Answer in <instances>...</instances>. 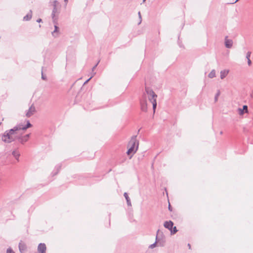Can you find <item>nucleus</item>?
Wrapping results in <instances>:
<instances>
[{
  "label": "nucleus",
  "mask_w": 253,
  "mask_h": 253,
  "mask_svg": "<svg viewBox=\"0 0 253 253\" xmlns=\"http://www.w3.org/2000/svg\"><path fill=\"white\" fill-rule=\"evenodd\" d=\"M27 124L26 125H23L22 123H19L15 126L13 128L5 131L1 136V140L7 143H11L14 141L16 136L15 134L18 133L21 130H25L27 128L32 127V125L30 123L29 120L26 121Z\"/></svg>",
  "instance_id": "f257e3e1"
},
{
  "label": "nucleus",
  "mask_w": 253,
  "mask_h": 253,
  "mask_svg": "<svg viewBox=\"0 0 253 253\" xmlns=\"http://www.w3.org/2000/svg\"><path fill=\"white\" fill-rule=\"evenodd\" d=\"M136 137L137 135L132 136L128 143L129 148L126 152L128 155L135 153L138 148L139 142L136 139Z\"/></svg>",
  "instance_id": "f03ea898"
},
{
  "label": "nucleus",
  "mask_w": 253,
  "mask_h": 253,
  "mask_svg": "<svg viewBox=\"0 0 253 253\" xmlns=\"http://www.w3.org/2000/svg\"><path fill=\"white\" fill-rule=\"evenodd\" d=\"M141 110L143 112L147 111V106L150 105V103L148 102V98H147L146 96H143L140 99Z\"/></svg>",
  "instance_id": "7ed1b4c3"
},
{
  "label": "nucleus",
  "mask_w": 253,
  "mask_h": 253,
  "mask_svg": "<svg viewBox=\"0 0 253 253\" xmlns=\"http://www.w3.org/2000/svg\"><path fill=\"white\" fill-rule=\"evenodd\" d=\"M20 134H21V133H20L19 132H18L17 134L14 135V136H16L15 140H18L19 143L22 144H24L28 140L31 134H27L24 136L20 135Z\"/></svg>",
  "instance_id": "20e7f679"
},
{
  "label": "nucleus",
  "mask_w": 253,
  "mask_h": 253,
  "mask_svg": "<svg viewBox=\"0 0 253 253\" xmlns=\"http://www.w3.org/2000/svg\"><path fill=\"white\" fill-rule=\"evenodd\" d=\"M157 96H148L149 103H150V104H152L153 105V110L154 114L155 112V110L157 107L156 97Z\"/></svg>",
  "instance_id": "39448f33"
},
{
  "label": "nucleus",
  "mask_w": 253,
  "mask_h": 253,
  "mask_svg": "<svg viewBox=\"0 0 253 253\" xmlns=\"http://www.w3.org/2000/svg\"><path fill=\"white\" fill-rule=\"evenodd\" d=\"M36 112V108L34 105L32 104L31 106L29 107L28 110L26 111L25 116L27 118H30L32 116H33Z\"/></svg>",
  "instance_id": "423d86ee"
},
{
  "label": "nucleus",
  "mask_w": 253,
  "mask_h": 253,
  "mask_svg": "<svg viewBox=\"0 0 253 253\" xmlns=\"http://www.w3.org/2000/svg\"><path fill=\"white\" fill-rule=\"evenodd\" d=\"M46 246L44 243L39 244L38 247V251L39 253H45L46 251Z\"/></svg>",
  "instance_id": "0eeeda50"
},
{
  "label": "nucleus",
  "mask_w": 253,
  "mask_h": 253,
  "mask_svg": "<svg viewBox=\"0 0 253 253\" xmlns=\"http://www.w3.org/2000/svg\"><path fill=\"white\" fill-rule=\"evenodd\" d=\"M54 30L52 32V35L54 38H57L59 35V27L57 26V21H56V23H54Z\"/></svg>",
  "instance_id": "6e6552de"
},
{
  "label": "nucleus",
  "mask_w": 253,
  "mask_h": 253,
  "mask_svg": "<svg viewBox=\"0 0 253 253\" xmlns=\"http://www.w3.org/2000/svg\"><path fill=\"white\" fill-rule=\"evenodd\" d=\"M228 37L226 36L225 38V45L227 48H230L232 46L233 41L232 40L227 39Z\"/></svg>",
  "instance_id": "1a4fd4ad"
},
{
  "label": "nucleus",
  "mask_w": 253,
  "mask_h": 253,
  "mask_svg": "<svg viewBox=\"0 0 253 253\" xmlns=\"http://www.w3.org/2000/svg\"><path fill=\"white\" fill-rule=\"evenodd\" d=\"M248 111V106L247 105H244L243 109L240 108L238 109V112L240 115H243L245 113H247Z\"/></svg>",
  "instance_id": "9d476101"
},
{
  "label": "nucleus",
  "mask_w": 253,
  "mask_h": 253,
  "mask_svg": "<svg viewBox=\"0 0 253 253\" xmlns=\"http://www.w3.org/2000/svg\"><path fill=\"white\" fill-rule=\"evenodd\" d=\"M173 223L171 221H166L164 223V227L170 230L172 229Z\"/></svg>",
  "instance_id": "9b49d317"
},
{
  "label": "nucleus",
  "mask_w": 253,
  "mask_h": 253,
  "mask_svg": "<svg viewBox=\"0 0 253 253\" xmlns=\"http://www.w3.org/2000/svg\"><path fill=\"white\" fill-rule=\"evenodd\" d=\"M57 12V7H53L52 12V14H51V16H52V18L53 20V22L54 23H56V21H57V18L55 16V14Z\"/></svg>",
  "instance_id": "f8f14e48"
},
{
  "label": "nucleus",
  "mask_w": 253,
  "mask_h": 253,
  "mask_svg": "<svg viewBox=\"0 0 253 253\" xmlns=\"http://www.w3.org/2000/svg\"><path fill=\"white\" fill-rule=\"evenodd\" d=\"M18 247L21 253H23L26 250V245L24 243H22V242L19 243Z\"/></svg>",
  "instance_id": "ddd939ff"
},
{
  "label": "nucleus",
  "mask_w": 253,
  "mask_h": 253,
  "mask_svg": "<svg viewBox=\"0 0 253 253\" xmlns=\"http://www.w3.org/2000/svg\"><path fill=\"white\" fill-rule=\"evenodd\" d=\"M32 16V11L31 10H30L29 12L24 17L23 20L25 21H28L30 20Z\"/></svg>",
  "instance_id": "4468645a"
},
{
  "label": "nucleus",
  "mask_w": 253,
  "mask_h": 253,
  "mask_svg": "<svg viewBox=\"0 0 253 253\" xmlns=\"http://www.w3.org/2000/svg\"><path fill=\"white\" fill-rule=\"evenodd\" d=\"M12 155L13 157L17 160L19 161V158L20 155V153L19 151L17 150H15L13 151L12 153Z\"/></svg>",
  "instance_id": "2eb2a0df"
},
{
  "label": "nucleus",
  "mask_w": 253,
  "mask_h": 253,
  "mask_svg": "<svg viewBox=\"0 0 253 253\" xmlns=\"http://www.w3.org/2000/svg\"><path fill=\"white\" fill-rule=\"evenodd\" d=\"M229 71L228 70H222L221 71L220 74V78L221 79H223L228 74Z\"/></svg>",
  "instance_id": "dca6fc26"
},
{
  "label": "nucleus",
  "mask_w": 253,
  "mask_h": 253,
  "mask_svg": "<svg viewBox=\"0 0 253 253\" xmlns=\"http://www.w3.org/2000/svg\"><path fill=\"white\" fill-rule=\"evenodd\" d=\"M145 90L147 92V95H156L153 90L148 87H145Z\"/></svg>",
  "instance_id": "f3484780"
},
{
  "label": "nucleus",
  "mask_w": 253,
  "mask_h": 253,
  "mask_svg": "<svg viewBox=\"0 0 253 253\" xmlns=\"http://www.w3.org/2000/svg\"><path fill=\"white\" fill-rule=\"evenodd\" d=\"M124 197H125L126 200V202H127V204L128 206H131V202H130V200L127 194V193L125 192L124 194Z\"/></svg>",
  "instance_id": "a211bd4d"
},
{
  "label": "nucleus",
  "mask_w": 253,
  "mask_h": 253,
  "mask_svg": "<svg viewBox=\"0 0 253 253\" xmlns=\"http://www.w3.org/2000/svg\"><path fill=\"white\" fill-rule=\"evenodd\" d=\"M61 168V164L57 165V166H55V169H56V171L54 173H53V172L52 173L53 176L57 174L58 173Z\"/></svg>",
  "instance_id": "6ab92c4d"
},
{
  "label": "nucleus",
  "mask_w": 253,
  "mask_h": 253,
  "mask_svg": "<svg viewBox=\"0 0 253 253\" xmlns=\"http://www.w3.org/2000/svg\"><path fill=\"white\" fill-rule=\"evenodd\" d=\"M208 77L210 78H213L215 77V70H212L209 74Z\"/></svg>",
  "instance_id": "aec40b11"
},
{
  "label": "nucleus",
  "mask_w": 253,
  "mask_h": 253,
  "mask_svg": "<svg viewBox=\"0 0 253 253\" xmlns=\"http://www.w3.org/2000/svg\"><path fill=\"white\" fill-rule=\"evenodd\" d=\"M177 231V230L176 229V227L175 226L173 228L172 227V229L171 230L170 232H171V233L172 234H174L175 233H176Z\"/></svg>",
  "instance_id": "412c9836"
},
{
  "label": "nucleus",
  "mask_w": 253,
  "mask_h": 253,
  "mask_svg": "<svg viewBox=\"0 0 253 253\" xmlns=\"http://www.w3.org/2000/svg\"><path fill=\"white\" fill-rule=\"evenodd\" d=\"M6 253H15L11 248H9L6 250Z\"/></svg>",
  "instance_id": "4be33fe9"
},
{
  "label": "nucleus",
  "mask_w": 253,
  "mask_h": 253,
  "mask_svg": "<svg viewBox=\"0 0 253 253\" xmlns=\"http://www.w3.org/2000/svg\"><path fill=\"white\" fill-rule=\"evenodd\" d=\"M59 4V2L57 0H54L53 2V7H57V5Z\"/></svg>",
  "instance_id": "5701e85b"
},
{
  "label": "nucleus",
  "mask_w": 253,
  "mask_h": 253,
  "mask_svg": "<svg viewBox=\"0 0 253 253\" xmlns=\"http://www.w3.org/2000/svg\"><path fill=\"white\" fill-rule=\"evenodd\" d=\"M156 244H157V241H156L154 243L150 245L149 246V248L153 249L154 248H155L156 246Z\"/></svg>",
  "instance_id": "b1692460"
},
{
  "label": "nucleus",
  "mask_w": 253,
  "mask_h": 253,
  "mask_svg": "<svg viewBox=\"0 0 253 253\" xmlns=\"http://www.w3.org/2000/svg\"><path fill=\"white\" fill-rule=\"evenodd\" d=\"M138 17H139V18L140 19V21L138 23V25L140 24V23H141L142 22V17H141V13H140V12H138Z\"/></svg>",
  "instance_id": "393cba45"
},
{
  "label": "nucleus",
  "mask_w": 253,
  "mask_h": 253,
  "mask_svg": "<svg viewBox=\"0 0 253 253\" xmlns=\"http://www.w3.org/2000/svg\"><path fill=\"white\" fill-rule=\"evenodd\" d=\"M95 74V73H94L93 75L91 76L88 80H87L84 84V85L85 84H87L89 81L93 77V76Z\"/></svg>",
  "instance_id": "a878e982"
},
{
  "label": "nucleus",
  "mask_w": 253,
  "mask_h": 253,
  "mask_svg": "<svg viewBox=\"0 0 253 253\" xmlns=\"http://www.w3.org/2000/svg\"><path fill=\"white\" fill-rule=\"evenodd\" d=\"M251 53H252V52L251 51H248L247 52V55H246V58L247 59H250V57L251 56Z\"/></svg>",
  "instance_id": "bb28decb"
},
{
  "label": "nucleus",
  "mask_w": 253,
  "mask_h": 253,
  "mask_svg": "<svg viewBox=\"0 0 253 253\" xmlns=\"http://www.w3.org/2000/svg\"><path fill=\"white\" fill-rule=\"evenodd\" d=\"M99 62H100V61H98V62L93 67V68L92 69V72H93L94 70L95 69V68L97 66L98 64H99Z\"/></svg>",
  "instance_id": "cd10ccee"
},
{
  "label": "nucleus",
  "mask_w": 253,
  "mask_h": 253,
  "mask_svg": "<svg viewBox=\"0 0 253 253\" xmlns=\"http://www.w3.org/2000/svg\"><path fill=\"white\" fill-rule=\"evenodd\" d=\"M248 64L249 66H250L252 64V61L250 59H248Z\"/></svg>",
  "instance_id": "c85d7f7f"
},
{
  "label": "nucleus",
  "mask_w": 253,
  "mask_h": 253,
  "mask_svg": "<svg viewBox=\"0 0 253 253\" xmlns=\"http://www.w3.org/2000/svg\"><path fill=\"white\" fill-rule=\"evenodd\" d=\"M42 79H43L44 80L46 79L45 76L43 75L42 73Z\"/></svg>",
  "instance_id": "c756f323"
},
{
  "label": "nucleus",
  "mask_w": 253,
  "mask_h": 253,
  "mask_svg": "<svg viewBox=\"0 0 253 253\" xmlns=\"http://www.w3.org/2000/svg\"><path fill=\"white\" fill-rule=\"evenodd\" d=\"M169 210L170 211H172L171 207L170 205V204H169Z\"/></svg>",
  "instance_id": "7c9ffc66"
},
{
  "label": "nucleus",
  "mask_w": 253,
  "mask_h": 253,
  "mask_svg": "<svg viewBox=\"0 0 253 253\" xmlns=\"http://www.w3.org/2000/svg\"><path fill=\"white\" fill-rule=\"evenodd\" d=\"M217 97H218V96H215V97H214V101L215 102H216L217 101Z\"/></svg>",
  "instance_id": "2f4dec72"
},
{
  "label": "nucleus",
  "mask_w": 253,
  "mask_h": 253,
  "mask_svg": "<svg viewBox=\"0 0 253 253\" xmlns=\"http://www.w3.org/2000/svg\"><path fill=\"white\" fill-rule=\"evenodd\" d=\"M42 20L41 19H40H40H38L37 20V22H39V23H40V22H42Z\"/></svg>",
  "instance_id": "473e14b6"
},
{
  "label": "nucleus",
  "mask_w": 253,
  "mask_h": 253,
  "mask_svg": "<svg viewBox=\"0 0 253 253\" xmlns=\"http://www.w3.org/2000/svg\"><path fill=\"white\" fill-rule=\"evenodd\" d=\"M220 93L221 92H220V91L218 90L217 92L215 94V95H220Z\"/></svg>",
  "instance_id": "72a5a7b5"
},
{
  "label": "nucleus",
  "mask_w": 253,
  "mask_h": 253,
  "mask_svg": "<svg viewBox=\"0 0 253 253\" xmlns=\"http://www.w3.org/2000/svg\"><path fill=\"white\" fill-rule=\"evenodd\" d=\"M68 1V0H64V1L66 2V5L67 4Z\"/></svg>",
  "instance_id": "f704fd0d"
},
{
  "label": "nucleus",
  "mask_w": 253,
  "mask_h": 253,
  "mask_svg": "<svg viewBox=\"0 0 253 253\" xmlns=\"http://www.w3.org/2000/svg\"><path fill=\"white\" fill-rule=\"evenodd\" d=\"M12 217H13V218H12V219H14L15 217L14 215H12Z\"/></svg>",
  "instance_id": "c9c22d12"
},
{
  "label": "nucleus",
  "mask_w": 253,
  "mask_h": 253,
  "mask_svg": "<svg viewBox=\"0 0 253 253\" xmlns=\"http://www.w3.org/2000/svg\"><path fill=\"white\" fill-rule=\"evenodd\" d=\"M239 0H236L234 2H232V3H235L236 2H237Z\"/></svg>",
  "instance_id": "e433bc0d"
},
{
  "label": "nucleus",
  "mask_w": 253,
  "mask_h": 253,
  "mask_svg": "<svg viewBox=\"0 0 253 253\" xmlns=\"http://www.w3.org/2000/svg\"><path fill=\"white\" fill-rule=\"evenodd\" d=\"M188 247H189V248H190L191 246H190V244H188Z\"/></svg>",
  "instance_id": "4c0bfd02"
},
{
  "label": "nucleus",
  "mask_w": 253,
  "mask_h": 253,
  "mask_svg": "<svg viewBox=\"0 0 253 253\" xmlns=\"http://www.w3.org/2000/svg\"><path fill=\"white\" fill-rule=\"evenodd\" d=\"M146 0H143V2H144Z\"/></svg>",
  "instance_id": "58836bf2"
}]
</instances>
